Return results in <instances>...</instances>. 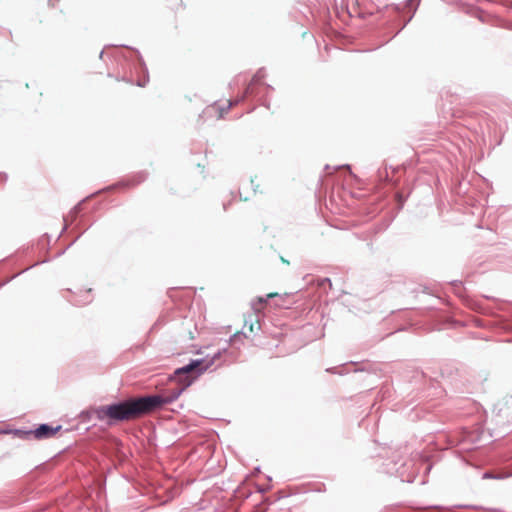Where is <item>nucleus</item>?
<instances>
[{
	"instance_id": "obj_1",
	"label": "nucleus",
	"mask_w": 512,
	"mask_h": 512,
	"mask_svg": "<svg viewBox=\"0 0 512 512\" xmlns=\"http://www.w3.org/2000/svg\"><path fill=\"white\" fill-rule=\"evenodd\" d=\"M165 403L158 395L130 399L118 404L103 406L98 410L100 419L108 418L112 421H129L150 413Z\"/></svg>"
},
{
	"instance_id": "obj_2",
	"label": "nucleus",
	"mask_w": 512,
	"mask_h": 512,
	"mask_svg": "<svg viewBox=\"0 0 512 512\" xmlns=\"http://www.w3.org/2000/svg\"><path fill=\"white\" fill-rule=\"evenodd\" d=\"M206 368H207V366L203 367L202 360H195V361H192L190 364L178 369L176 371V374L177 375L191 374V376L188 377V379L185 383V385L188 386V385H190L192 380L195 377H197L198 375H200Z\"/></svg>"
},
{
	"instance_id": "obj_3",
	"label": "nucleus",
	"mask_w": 512,
	"mask_h": 512,
	"mask_svg": "<svg viewBox=\"0 0 512 512\" xmlns=\"http://www.w3.org/2000/svg\"><path fill=\"white\" fill-rule=\"evenodd\" d=\"M60 430H61L60 425H58L56 427H52L47 424H42L37 429L32 431L31 433L34 435V438H36V439H47V438L53 437Z\"/></svg>"
},
{
	"instance_id": "obj_4",
	"label": "nucleus",
	"mask_w": 512,
	"mask_h": 512,
	"mask_svg": "<svg viewBox=\"0 0 512 512\" xmlns=\"http://www.w3.org/2000/svg\"><path fill=\"white\" fill-rule=\"evenodd\" d=\"M274 297H278L279 298V303L277 305L279 306H283V299H284V296L278 294V293H268L266 295V298H263V297H259L258 298V302L260 305H263L264 303H266V299H270V298H274Z\"/></svg>"
},
{
	"instance_id": "obj_5",
	"label": "nucleus",
	"mask_w": 512,
	"mask_h": 512,
	"mask_svg": "<svg viewBox=\"0 0 512 512\" xmlns=\"http://www.w3.org/2000/svg\"><path fill=\"white\" fill-rule=\"evenodd\" d=\"M262 79H263V75H260V73H257L256 75H254V77L251 80V83L249 84V86L246 89V92L249 93L251 86L253 84L259 83Z\"/></svg>"
},
{
	"instance_id": "obj_6",
	"label": "nucleus",
	"mask_w": 512,
	"mask_h": 512,
	"mask_svg": "<svg viewBox=\"0 0 512 512\" xmlns=\"http://www.w3.org/2000/svg\"><path fill=\"white\" fill-rule=\"evenodd\" d=\"M421 0H408L407 5L409 7H414L415 9L419 6Z\"/></svg>"
},
{
	"instance_id": "obj_7",
	"label": "nucleus",
	"mask_w": 512,
	"mask_h": 512,
	"mask_svg": "<svg viewBox=\"0 0 512 512\" xmlns=\"http://www.w3.org/2000/svg\"><path fill=\"white\" fill-rule=\"evenodd\" d=\"M255 324H257V325H258V321H255V323H253V322H252V323H250V325H249V331H250V332H253V331H254V325H255Z\"/></svg>"
},
{
	"instance_id": "obj_8",
	"label": "nucleus",
	"mask_w": 512,
	"mask_h": 512,
	"mask_svg": "<svg viewBox=\"0 0 512 512\" xmlns=\"http://www.w3.org/2000/svg\"><path fill=\"white\" fill-rule=\"evenodd\" d=\"M141 181H142V179H138V180L134 181V182H133V186L138 185Z\"/></svg>"
},
{
	"instance_id": "obj_9",
	"label": "nucleus",
	"mask_w": 512,
	"mask_h": 512,
	"mask_svg": "<svg viewBox=\"0 0 512 512\" xmlns=\"http://www.w3.org/2000/svg\"><path fill=\"white\" fill-rule=\"evenodd\" d=\"M397 197H398V201L401 203V202H402L401 195H400V194H398V195H397Z\"/></svg>"
},
{
	"instance_id": "obj_10",
	"label": "nucleus",
	"mask_w": 512,
	"mask_h": 512,
	"mask_svg": "<svg viewBox=\"0 0 512 512\" xmlns=\"http://www.w3.org/2000/svg\"><path fill=\"white\" fill-rule=\"evenodd\" d=\"M324 281L328 282V283H329V285L331 286V282H330V280H329V279H325Z\"/></svg>"
}]
</instances>
